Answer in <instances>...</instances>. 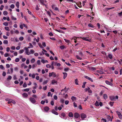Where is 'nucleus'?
Segmentation results:
<instances>
[{
    "mask_svg": "<svg viewBox=\"0 0 122 122\" xmlns=\"http://www.w3.org/2000/svg\"><path fill=\"white\" fill-rule=\"evenodd\" d=\"M109 98L111 101H114L115 100L118 99V97L117 96H116L115 97L114 96H110Z\"/></svg>",
    "mask_w": 122,
    "mask_h": 122,
    "instance_id": "nucleus-1",
    "label": "nucleus"
},
{
    "mask_svg": "<svg viewBox=\"0 0 122 122\" xmlns=\"http://www.w3.org/2000/svg\"><path fill=\"white\" fill-rule=\"evenodd\" d=\"M49 76L50 77L52 76L54 77H55L57 76L56 73L54 72L49 73Z\"/></svg>",
    "mask_w": 122,
    "mask_h": 122,
    "instance_id": "nucleus-2",
    "label": "nucleus"
},
{
    "mask_svg": "<svg viewBox=\"0 0 122 122\" xmlns=\"http://www.w3.org/2000/svg\"><path fill=\"white\" fill-rule=\"evenodd\" d=\"M29 100L32 103L34 104L36 102L35 99L33 97H30L29 98Z\"/></svg>",
    "mask_w": 122,
    "mask_h": 122,
    "instance_id": "nucleus-3",
    "label": "nucleus"
},
{
    "mask_svg": "<svg viewBox=\"0 0 122 122\" xmlns=\"http://www.w3.org/2000/svg\"><path fill=\"white\" fill-rule=\"evenodd\" d=\"M24 49L25 51V52L26 53V54L28 55H29L30 53H29V50L28 48H27V47H25L24 48Z\"/></svg>",
    "mask_w": 122,
    "mask_h": 122,
    "instance_id": "nucleus-4",
    "label": "nucleus"
},
{
    "mask_svg": "<svg viewBox=\"0 0 122 122\" xmlns=\"http://www.w3.org/2000/svg\"><path fill=\"white\" fill-rule=\"evenodd\" d=\"M86 116L84 113H82L81 114V117L83 120V119L86 118Z\"/></svg>",
    "mask_w": 122,
    "mask_h": 122,
    "instance_id": "nucleus-5",
    "label": "nucleus"
},
{
    "mask_svg": "<svg viewBox=\"0 0 122 122\" xmlns=\"http://www.w3.org/2000/svg\"><path fill=\"white\" fill-rule=\"evenodd\" d=\"M85 91L86 92L88 91V92L89 93H92V92L90 88L88 87L87 88H86L85 89Z\"/></svg>",
    "mask_w": 122,
    "mask_h": 122,
    "instance_id": "nucleus-6",
    "label": "nucleus"
},
{
    "mask_svg": "<svg viewBox=\"0 0 122 122\" xmlns=\"http://www.w3.org/2000/svg\"><path fill=\"white\" fill-rule=\"evenodd\" d=\"M22 97L24 98H27L28 97V95L26 93H24L22 94Z\"/></svg>",
    "mask_w": 122,
    "mask_h": 122,
    "instance_id": "nucleus-7",
    "label": "nucleus"
},
{
    "mask_svg": "<svg viewBox=\"0 0 122 122\" xmlns=\"http://www.w3.org/2000/svg\"><path fill=\"white\" fill-rule=\"evenodd\" d=\"M66 116L64 112L62 113L60 115H59V116L61 118H63V117H65Z\"/></svg>",
    "mask_w": 122,
    "mask_h": 122,
    "instance_id": "nucleus-8",
    "label": "nucleus"
},
{
    "mask_svg": "<svg viewBox=\"0 0 122 122\" xmlns=\"http://www.w3.org/2000/svg\"><path fill=\"white\" fill-rule=\"evenodd\" d=\"M80 116L79 114L77 113H76L74 114V117L75 118H79Z\"/></svg>",
    "mask_w": 122,
    "mask_h": 122,
    "instance_id": "nucleus-9",
    "label": "nucleus"
},
{
    "mask_svg": "<svg viewBox=\"0 0 122 122\" xmlns=\"http://www.w3.org/2000/svg\"><path fill=\"white\" fill-rule=\"evenodd\" d=\"M40 2L43 5H45V2H46V0H40Z\"/></svg>",
    "mask_w": 122,
    "mask_h": 122,
    "instance_id": "nucleus-10",
    "label": "nucleus"
},
{
    "mask_svg": "<svg viewBox=\"0 0 122 122\" xmlns=\"http://www.w3.org/2000/svg\"><path fill=\"white\" fill-rule=\"evenodd\" d=\"M51 112L53 113L56 115H58V113L54 109H53L52 110Z\"/></svg>",
    "mask_w": 122,
    "mask_h": 122,
    "instance_id": "nucleus-11",
    "label": "nucleus"
},
{
    "mask_svg": "<svg viewBox=\"0 0 122 122\" xmlns=\"http://www.w3.org/2000/svg\"><path fill=\"white\" fill-rule=\"evenodd\" d=\"M63 78L65 79L67 77V74L66 73L63 72Z\"/></svg>",
    "mask_w": 122,
    "mask_h": 122,
    "instance_id": "nucleus-12",
    "label": "nucleus"
},
{
    "mask_svg": "<svg viewBox=\"0 0 122 122\" xmlns=\"http://www.w3.org/2000/svg\"><path fill=\"white\" fill-rule=\"evenodd\" d=\"M71 99L73 102H75L76 101V98L73 96L71 97Z\"/></svg>",
    "mask_w": 122,
    "mask_h": 122,
    "instance_id": "nucleus-13",
    "label": "nucleus"
},
{
    "mask_svg": "<svg viewBox=\"0 0 122 122\" xmlns=\"http://www.w3.org/2000/svg\"><path fill=\"white\" fill-rule=\"evenodd\" d=\"M105 83H106L108 85H112V83L110 82H109V81L106 80L105 81Z\"/></svg>",
    "mask_w": 122,
    "mask_h": 122,
    "instance_id": "nucleus-14",
    "label": "nucleus"
},
{
    "mask_svg": "<svg viewBox=\"0 0 122 122\" xmlns=\"http://www.w3.org/2000/svg\"><path fill=\"white\" fill-rule=\"evenodd\" d=\"M49 110V108L48 107H46L44 108V110L46 112H48Z\"/></svg>",
    "mask_w": 122,
    "mask_h": 122,
    "instance_id": "nucleus-15",
    "label": "nucleus"
},
{
    "mask_svg": "<svg viewBox=\"0 0 122 122\" xmlns=\"http://www.w3.org/2000/svg\"><path fill=\"white\" fill-rule=\"evenodd\" d=\"M103 97L106 100L108 98L106 94H104L103 95Z\"/></svg>",
    "mask_w": 122,
    "mask_h": 122,
    "instance_id": "nucleus-16",
    "label": "nucleus"
},
{
    "mask_svg": "<svg viewBox=\"0 0 122 122\" xmlns=\"http://www.w3.org/2000/svg\"><path fill=\"white\" fill-rule=\"evenodd\" d=\"M68 116L70 117H73V114L71 112H70L68 114Z\"/></svg>",
    "mask_w": 122,
    "mask_h": 122,
    "instance_id": "nucleus-17",
    "label": "nucleus"
},
{
    "mask_svg": "<svg viewBox=\"0 0 122 122\" xmlns=\"http://www.w3.org/2000/svg\"><path fill=\"white\" fill-rule=\"evenodd\" d=\"M108 58L110 59H112L113 58L111 54H108Z\"/></svg>",
    "mask_w": 122,
    "mask_h": 122,
    "instance_id": "nucleus-18",
    "label": "nucleus"
},
{
    "mask_svg": "<svg viewBox=\"0 0 122 122\" xmlns=\"http://www.w3.org/2000/svg\"><path fill=\"white\" fill-rule=\"evenodd\" d=\"M57 83V81H56L55 80H52L51 81V84H54L55 83Z\"/></svg>",
    "mask_w": 122,
    "mask_h": 122,
    "instance_id": "nucleus-19",
    "label": "nucleus"
},
{
    "mask_svg": "<svg viewBox=\"0 0 122 122\" xmlns=\"http://www.w3.org/2000/svg\"><path fill=\"white\" fill-rule=\"evenodd\" d=\"M84 77L86 78L89 80H90L91 81H92V78H91L89 77H88V76H84Z\"/></svg>",
    "mask_w": 122,
    "mask_h": 122,
    "instance_id": "nucleus-20",
    "label": "nucleus"
},
{
    "mask_svg": "<svg viewBox=\"0 0 122 122\" xmlns=\"http://www.w3.org/2000/svg\"><path fill=\"white\" fill-rule=\"evenodd\" d=\"M41 61L43 63H45L48 62V61L47 60H45L44 59H42L41 60Z\"/></svg>",
    "mask_w": 122,
    "mask_h": 122,
    "instance_id": "nucleus-21",
    "label": "nucleus"
},
{
    "mask_svg": "<svg viewBox=\"0 0 122 122\" xmlns=\"http://www.w3.org/2000/svg\"><path fill=\"white\" fill-rule=\"evenodd\" d=\"M3 14L5 15H6L8 14V13L6 11H4L3 12Z\"/></svg>",
    "mask_w": 122,
    "mask_h": 122,
    "instance_id": "nucleus-22",
    "label": "nucleus"
},
{
    "mask_svg": "<svg viewBox=\"0 0 122 122\" xmlns=\"http://www.w3.org/2000/svg\"><path fill=\"white\" fill-rule=\"evenodd\" d=\"M35 61V60L34 58H32L30 60V62L32 64L34 63Z\"/></svg>",
    "mask_w": 122,
    "mask_h": 122,
    "instance_id": "nucleus-23",
    "label": "nucleus"
},
{
    "mask_svg": "<svg viewBox=\"0 0 122 122\" xmlns=\"http://www.w3.org/2000/svg\"><path fill=\"white\" fill-rule=\"evenodd\" d=\"M35 52V51H34L32 49L30 50V52H29L30 53V54H33Z\"/></svg>",
    "mask_w": 122,
    "mask_h": 122,
    "instance_id": "nucleus-24",
    "label": "nucleus"
},
{
    "mask_svg": "<svg viewBox=\"0 0 122 122\" xmlns=\"http://www.w3.org/2000/svg\"><path fill=\"white\" fill-rule=\"evenodd\" d=\"M15 1L14 0H11L10 1H9L8 2L9 4L11 3H15Z\"/></svg>",
    "mask_w": 122,
    "mask_h": 122,
    "instance_id": "nucleus-25",
    "label": "nucleus"
},
{
    "mask_svg": "<svg viewBox=\"0 0 122 122\" xmlns=\"http://www.w3.org/2000/svg\"><path fill=\"white\" fill-rule=\"evenodd\" d=\"M75 121L77 122H79L80 121V119L79 118H75Z\"/></svg>",
    "mask_w": 122,
    "mask_h": 122,
    "instance_id": "nucleus-26",
    "label": "nucleus"
},
{
    "mask_svg": "<svg viewBox=\"0 0 122 122\" xmlns=\"http://www.w3.org/2000/svg\"><path fill=\"white\" fill-rule=\"evenodd\" d=\"M49 81L48 80H46L45 81H44L43 83V85H45Z\"/></svg>",
    "mask_w": 122,
    "mask_h": 122,
    "instance_id": "nucleus-27",
    "label": "nucleus"
},
{
    "mask_svg": "<svg viewBox=\"0 0 122 122\" xmlns=\"http://www.w3.org/2000/svg\"><path fill=\"white\" fill-rule=\"evenodd\" d=\"M16 6L17 8H19V3L18 1L17 2L16 4Z\"/></svg>",
    "mask_w": 122,
    "mask_h": 122,
    "instance_id": "nucleus-28",
    "label": "nucleus"
},
{
    "mask_svg": "<svg viewBox=\"0 0 122 122\" xmlns=\"http://www.w3.org/2000/svg\"><path fill=\"white\" fill-rule=\"evenodd\" d=\"M69 69L68 68H64V71L65 72H67L69 70Z\"/></svg>",
    "mask_w": 122,
    "mask_h": 122,
    "instance_id": "nucleus-29",
    "label": "nucleus"
},
{
    "mask_svg": "<svg viewBox=\"0 0 122 122\" xmlns=\"http://www.w3.org/2000/svg\"><path fill=\"white\" fill-rule=\"evenodd\" d=\"M95 105L96 106H99V102L97 101H96V102L95 103Z\"/></svg>",
    "mask_w": 122,
    "mask_h": 122,
    "instance_id": "nucleus-30",
    "label": "nucleus"
},
{
    "mask_svg": "<svg viewBox=\"0 0 122 122\" xmlns=\"http://www.w3.org/2000/svg\"><path fill=\"white\" fill-rule=\"evenodd\" d=\"M86 83V82H85L83 83V85L82 86V87L83 88H84L85 87V84Z\"/></svg>",
    "mask_w": 122,
    "mask_h": 122,
    "instance_id": "nucleus-31",
    "label": "nucleus"
},
{
    "mask_svg": "<svg viewBox=\"0 0 122 122\" xmlns=\"http://www.w3.org/2000/svg\"><path fill=\"white\" fill-rule=\"evenodd\" d=\"M12 76H8V77L7 78V80H11L12 79Z\"/></svg>",
    "mask_w": 122,
    "mask_h": 122,
    "instance_id": "nucleus-32",
    "label": "nucleus"
},
{
    "mask_svg": "<svg viewBox=\"0 0 122 122\" xmlns=\"http://www.w3.org/2000/svg\"><path fill=\"white\" fill-rule=\"evenodd\" d=\"M78 81L77 79H76L75 80V82L76 85H78Z\"/></svg>",
    "mask_w": 122,
    "mask_h": 122,
    "instance_id": "nucleus-33",
    "label": "nucleus"
},
{
    "mask_svg": "<svg viewBox=\"0 0 122 122\" xmlns=\"http://www.w3.org/2000/svg\"><path fill=\"white\" fill-rule=\"evenodd\" d=\"M97 72L99 73L100 74H103L104 73V72L100 70H97Z\"/></svg>",
    "mask_w": 122,
    "mask_h": 122,
    "instance_id": "nucleus-34",
    "label": "nucleus"
},
{
    "mask_svg": "<svg viewBox=\"0 0 122 122\" xmlns=\"http://www.w3.org/2000/svg\"><path fill=\"white\" fill-rule=\"evenodd\" d=\"M24 52V50L23 49H22L20 50L19 51V53L20 54H22Z\"/></svg>",
    "mask_w": 122,
    "mask_h": 122,
    "instance_id": "nucleus-35",
    "label": "nucleus"
},
{
    "mask_svg": "<svg viewBox=\"0 0 122 122\" xmlns=\"http://www.w3.org/2000/svg\"><path fill=\"white\" fill-rule=\"evenodd\" d=\"M65 100H64V99H62V98H61L60 99V102L62 103H64V102Z\"/></svg>",
    "mask_w": 122,
    "mask_h": 122,
    "instance_id": "nucleus-36",
    "label": "nucleus"
},
{
    "mask_svg": "<svg viewBox=\"0 0 122 122\" xmlns=\"http://www.w3.org/2000/svg\"><path fill=\"white\" fill-rule=\"evenodd\" d=\"M15 6L13 4H11L10 6V7L11 9H13L15 7Z\"/></svg>",
    "mask_w": 122,
    "mask_h": 122,
    "instance_id": "nucleus-37",
    "label": "nucleus"
},
{
    "mask_svg": "<svg viewBox=\"0 0 122 122\" xmlns=\"http://www.w3.org/2000/svg\"><path fill=\"white\" fill-rule=\"evenodd\" d=\"M19 39L20 41H22L24 39V38L22 36H21L19 38Z\"/></svg>",
    "mask_w": 122,
    "mask_h": 122,
    "instance_id": "nucleus-38",
    "label": "nucleus"
},
{
    "mask_svg": "<svg viewBox=\"0 0 122 122\" xmlns=\"http://www.w3.org/2000/svg\"><path fill=\"white\" fill-rule=\"evenodd\" d=\"M52 94H51V92H49L48 93V97H50L51 95V97H52Z\"/></svg>",
    "mask_w": 122,
    "mask_h": 122,
    "instance_id": "nucleus-39",
    "label": "nucleus"
},
{
    "mask_svg": "<svg viewBox=\"0 0 122 122\" xmlns=\"http://www.w3.org/2000/svg\"><path fill=\"white\" fill-rule=\"evenodd\" d=\"M56 62H55L54 61H53L52 62L51 65H53V66H56Z\"/></svg>",
    "mask_w": 122,
    "mask_h": 122,
    "instance_id": "nucleus-40",
    "label": "nucleus"
},
{
    "mask_svg": "<svg viewBox=\"0 0 122 122\" xmlns=\"http://www.w3.org/2000/svg\"><path fill=\"white\" fill-rule=\"evenodd\" d=\"M27 85L26 82H24L23 85V86L25 88L27 87Z\"/></svg>",
    "mask_w": 122,
    "mask_h": 122,
    "instance_id": "nucleus-41",
    "label": "nucleus"
},
{
    "mask_svg": "<svg viewBox=\"0 0 122 122\" xmlns=\"http://www.w3.org/2000/svg\"><path fill=\"white\" fill-rule=\"evenodd\" d=\"M76 57L77 59H78L79 60H81L82 59V58H81L80 57V56H79L78 55H76Z\"/></svg>",
    "mask_w": 122,
    "mask_h": 122,
    "instance_id": "nucleus-42",
    "label": "nucleus"
},
{
    "mask_svg": "<svg viewBox=\"0 0 122 122\" xmlns=\"http://www.w3.org/2000/svg\"><path fill=\"white\" fill-rule=\"evenodd\" d=\"M107 119H108V121L110 120L111 121H112V119L111 117H108Z\"/></svg>",
    "mask_w": 122,
    "mask_h": 122,
    "instance_id": "nucleus-43",
    "label": "nucleus"
},
{
    "mask_svg": "<svg viewBox=\"0 0 122 122\" xmlns=\"http://www.w3.org/2000/svg\"><path fill=\"white\" fill-rule=\"evenodd\" d=\"M5 29L6 30L8 31H9L10 29L8 27H5Z\"/></svg>",
    "mask_w": 122,
    "mask_h": 122,
    "instance_id": "nucleus-44",
    "label": "nucleus"
},
{
    "mask_svg": "<svg viewBox=\"0 0 122 122\" xmlns=\"http://www.w3.org/2000/svg\"><path fill=\"white\" fill-rule=\"evenodd\" d=\"M20 61V59L18 58H16L15 59V61L16 62H19Z\"/></svg>",
    "mask_w": 122,
    "mask_h": 122,
    "instance_id": "nucleus-45",
    "label": "nucleus"
},
{
    "mask_svg": "<svg viewBox=\"0 0 122 122\" xmlns=\"http://www.w3.org/2000/svg\"><path fill=\"white\" fill-rule=\"evenodd\" d=\"M3 24L4 25L6 26H7L8 25V23L7 22H4L3 23Z\"/></svg>",
    "mask_w": 122,
    "mask_h": 122,
    "instance_id": "nucleus-46",
    "label": "nucleus"
},
{
    "mask_svg": "<svg viewBox=\"0 0 122 122\" xmlns=\"http://www.w3.org/2000/svg\"><path fill=\"white\" fill-rule=\"evenodd\" d=\"M8 42V41L7 40H4L3 41V43L4 44H7Z\"/></svg>",
    "mask_w": 122,
    "mask_h": 122,
    "instance_id": "nucleus-47",
    "label": "nucleus"
},
{
    "mask_svg": "<svg viewBox=\"0 0 122 122\" xmlns=\"http://www.w3.org/2000/svg\"><path fill=\"white\" fill-rule=\"evenodd\" d=\"M29 90V88H26L24 90V91L25 92H28Z\"/></svg>",
    "mask_w": 122,
    "mask_h": 122,
    "instance_id": "nucleus-48",
    "label": "nucleus"
},
{
    "mask_svg": "<svg viewBox=\"0 0 122 122\" xmlns=\"http://www.w3.org/2000/svg\"><path fill=\"white\" fill-rule=\"evenodd\" d=\"M0 68L1 69L3 70H4L5 69L4 67L2 65H1L0 66Z\"/></svg>",
    "mask_w": 122,
    "mask_h": 122,
    "instance_id": "nucleus-49",
    "label": "nucleus"
},
{
    "mask_svg": "<svg viewBox=\"0 0 122 122\" xmlns=\"http://www.w3.org/2000/svg\"><path fill=\"white\" fill-rule=\"evenodd\" d=\"M14 33L16 34H18L19 33V32L18 30H16L14 31Z\"/></svg>",
    "mask_w": 122,
    "mask_h": 122,
    "instance_id": "nucleus-50",
    "label": "nucleus"
},
{
    "mask_svg": "<svg viewBox=\"0 0 122 122\" xmlns=\"http://www.w3.org/2000/svg\"><path fill=\"white\" fill-rule=\"evenodd\" d=\"M114 103V102H109V104L111 106H112L113 105V104Z\"/></svg>",
    "mask_w": 122,
    "mask_h": 122,
    "instance_id": "nucleus-51",
    "label": "nucleus"
},
{
    "mask_svg": "<svg viewBox=\"0 0 122 122\" xmlns=\"http://www.w3.org/2000/svg\"><path fill=\"white\" fill-rule=\"evenodd\" d=\"M82 39L83 40H85L86 41H88V38L87 37H83L82 38Z\"/></svg>",
    "mask_w": 122,
    "mask_h": 122,
    "instance_id": "nucleus-52",
    "label": "nucleus"
},
{
    "mask_svg": "<svg viewBox=\"0 0 122 122\" xmlns=\"http://www.w3.org/2000/svg\"><path fill=\"white\" fill-rule=\"evenodd\" d=\"M11 18L12 20H17V19L16 18H15L13 16H11Z\"/></svg>",
    "mask_w": 122,
    "mask_h": 122,
    "instance_id": "nucleus-53",
    "label": "nucleus"
},
{
    "mask_svg": "<svg viewBox=\"0 0 122 122\" xmlns=\"http://www.w3.org/2000/svg\"><path fill=\"white\" fill-rule=\"evenodd\" d=\"M60 48L62 50L64 48L65 46L63 45L61 46H60Z\"/></svg>",
    "mask_w": 122,
    "mask_h": 122,
    "instance_id": "nucleus-54",
    "label": "nucleus"
},
{
    "mask_svg": "<svg viewBox=\"0 0 122 122\" xmlns=\"http://www.w3.org/2000/svg\"><path fill=\"white\" fill-rule=\"evenodd\" d=\"M46 67L47 68H50L51 67V66L49 64H48L46 65Z\"/></svg>",
    "mask_w": 122,
    "mask_h": 122,
    "instance_id": "nucleus-55",
    "label": "nucleus"
},
{
    "mask_svg": "<svg viewBox=\"0 0 122 122\" xmlns=\"http://www.w3.org/2000/svg\"><path fill=\"white\" fill-rule=\"evenodd\" d=\"M4 7V6L3 5H1V6H0V10H3Z\"/></svg>",
    "mask_w": 122,
    "mask_h": 122,
    "instance_id": "nucleus-56",
    "label": "nucleus"
},
{
    "mask_svg": "<svg viewBox=\"0 0 122 122\" xmlns=\"http://www.w3.org/2000/svg\"><path fill=\"white\" fill-rule=\"evenodd\" d=\"M69 101L68 100H66L65 101V103L66 105H67L68 104Z\"/></svg>",
    "mask_w": 122,
    "mask_h": 122,
    "instance_id": "nucleus-57",
    "label": "nucleus"
},
{
    "mask_svg": "<svg viewBox=\"0 0 122 122\" xmlns=\"http://www.w3.org/2000/svg\"><path fill=\"white\" fill-rule=\"evenodd\" d=\"M40 63H41V61L40 60H38L37 61V63L38 65H40Z\"/></svg>",
    "mask_w": 122,
    "mask_h": 122,
    "instance_id": "nucleus-58",
    "label": "nucleus"
},
{
    "mask_svg": "<svg viewBox=\"0 0 122 122\" xmlns=\"http://www.w3.org/2000/svg\"><path fill=\"white\" fill-rule=\"evenodd\" d=\"M53 97L54 99L55 100H56L57 99V97L56 95H55Z\"/></svg>",
    "mask_w": 122,
    "mask_h": 122,
    "instance_id": "nucleus-59",
    "label": "nucleus"
},
{
    "mask_svg": "<svg viewBox=\"0 0 122 122\" xmlns=\"http://www.w3.org/2000/svg\"><path fill=\"white\" fill-rule=\"evenodd\" d=\"M35 74H32V76H31L33 78H35Z\"/></svg>",
    "mask_w": 122,
    "mask_h": 122,
    "instance_id": "nucleus-60",
    "label": "nucleus"
},
{
    "mask_svg": "<svg viewBox=\"0 0 122 122\" xmlns=\"http://www.w3.org/2000/svg\"><path fill=\"white\" fill-rule=\"evenodd\" d=\"M64 40L65 42L66 43H69L70 42V41L69 40H66L65 39H64Z\"/></svg>",
    "mask_w": 122,
    "mask_h": 122,
    "instance_id": "nucleus-61",
    "label": "nucleus"
},
{
    "mask_svg": "<svg viewBox=\"0 0 122 122\" xmlns=\"http://www.w3.org/2000/svg\"><path fill=\"white\" fill-rule=\"evenodd\" d=\"M42 45L44 47H45L46 46V43L44 42H42Z\"/></svg>",
    "mask_w": 122,
    "mask_h": 122,
    "instance_id": "nucleus-62",
    "label": "nucleus"
},
{
    "mask_svg": "<svg viewBox=\"0 0 122 122\" xmlns=\"http://www.w3.org/2000/svg\"><path fill=\"white\" fill-rule=\"evenodd\" d=\"M47 14L50 17H51V13L49 11H48L47 12Z\"/></svg>",
    "mask_w": 122,
    "mask_h": 122,
    "instance_id": "nucleus-63",
    "label": "nucleus"
},
{
    "mask_svg": "<svg viewBox=\"0 0 122 122\" xmlns=\"http://www.w3.org/2000/svg\"><path fill=\"white\" fill-rule=\"evenodd\" d=\"M11 48L12 50H14L15 49V47L14 46H12L11 47Z\"/></svg>",
    "mask_w": 122,
    "mask_h": 122,
    "instance_id": "nucleus-64",
    "label": "nucleus"
}]
</instances>
